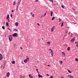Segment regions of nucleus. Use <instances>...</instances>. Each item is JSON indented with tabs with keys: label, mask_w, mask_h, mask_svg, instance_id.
<instances>
[{
	"label": "nucleus",
	"mask_w": 78,
	"mask_h": 78,
	"mask_svg": "<svg viewBox=\"0 0 78 78\" xmlns=\"http://www.w3.org/2000/svg\"><path fill=\"white\" fill-rule=\"evenodd\" d=\"M30 14L31 16L32 15V14H33V12H31Z\"/></svg>",
	"instance_id": "obj_37"
},
{
	"label": "nucleus",
	"mask_w": 78,
	"mask_h": 78,
	"mask_svg": "<svg viewBox=\"0 0 78 78\" xmlns=\"http://www.w3.org/2000/svg\"><path fill=\"white\" fill-rule=\"evenodd\" d=\"M55 26H53L52 28H51V32H53V31L54 30H55Z\"/></svg>",
	"instance_id": "obj_3"
},
{
	"label": "nucleus",
	"mask_w": 78,
	"mask_h": 78,
	"mask_svg": "<svg viewBox=\"0 0 78 78\" xmlns=\"http://www.w3.org/2000/svg\"><path fill=\"white\" fill-rule=\"evenodd\" d=\"M16 63V62L15 61H14L12 62V64H14Z\"/></svg>",
	"instance_id": "obj_16"
},
{
	"label": "nucleus",
	"mask_w": 78,
	"mask_h": 78,
	"mask_svg": "<svg viewBox=\"0 0 78 78\" xmlns=\"http://www.w3.org/2000/svg\"><path fill=\"white\" fill-rule=\"evenodd\" d=\"M50 50L51 51V50H51V49H50L49 50V51H50Z\"/></svg>",
	"instance_id": "obj_50"
},
{
	"label": "nucleus",
	"mask_w": 78,
	"mask_h": 78,
	"mask_svg": "<svg viewBox=\"0 0 78 78\" xmlns=\"http://www.w3.org/2000/svg\"><path fill=\"white\" fill-rule=\"evenodd\" d=\"M42 16H41V18H42Z\"/></svg>",
	"instance_id": "obj_59"
},
{
	"label": "nucleus",
	"mask_w": 78,
	"mask_h": 78,
	"mask_svg": "<svg viewBox=\"0 0 78 78\" xmlns=\"http://www.w3.org/2000/svg\"><path fill=\"white\" fill-rule=\"evenodd\" d=\"M38 77H39V78H43V77H42V76L41 75L39 74L38 75Z\"/></svg>",
	"instance_id": "obj_7"
},
{
	"label": "nucleus",
	"mask_w": 78,
	"mask_h": 78,
	"mask_svg": "<svg viewBox=\"0 0 78 78\" xmlns=\"http://www.w3.org/2000/svg\"><path fill=\"white\" fill-rule=\"evenodd\" d=\"M67 50H68V51H70V47H69L67 49Z\"/></svg>",
	"instance_id": "obj_23"
},
{
	"label": "nucleus",
	"mask_w": 78,
	"mask_h": 78,
	"mask_svg": "<svg viewBox=\"0 0 78 78\" xmlns=\"http://www.w3.org/2000/svg\"><path fill=\"white\" fill-rule=\"evenodd\" d=\"M74 12L75 13L76 12L75 11H74Z\"/></svg>",
	"instance_id": "obj_58"
},
{
	"label": "nucleus",
	"mask_w": 78,
	"mask_h": 78,
	"mask_svg": "<svg viewBox=\"0 0 78 78\" xmlns=\"http://www.w3.org/2000/svg\"><path fill=\"white\" fill-rule=\"evenodd\" d=\"M37 73H38V75H39V71H37Z\"/></svg>",
	"instance_id": "obj_47"
},
{
	"label": "nucleus",
	"mask_w": 78,
	"mask_h": 78,
	"mask_svg": "<svg viewBox=\"0 0 78 78\" xmlns=\"http://www.w3.org/2000/svg\"><path fill=\"white\" fill-rule=\"evenodd\" d=\"M72 9H73V11H75V9H73V8H72Z\"/></svg>",
	"instance_id": "obj_41"
},
{
	"label": "nucleus",
	"mask_w": 78,
	"mask_h": 78,
	"mask_svg": "<svg viewBox=\"0 0 78 78\" xmlns=\"http://www.w3.org/2000/svg\"><path fill=\"white\" fill-rule=\"evenodd\" d=\"M51 56H52V57H53V51L51 50Z\"/></svg>",
	"instance_id": "obj_8"
},
{
	"label": "nucleus",
	"mask_w": 78,
	"mask_h": 78,
	"mask_svg": "<svg viewBox=\"0 0 78 78\" xmlns=\"http://www.w3.org/2000/svg\"><path fill=\"white\" fill-rule=\"evenodd\" d=\"M74 41L75 39L74 38H73L70 40V41H71V42H73Z\"/></svg>",
	"instance_id": "obj_9"
},
{
	"label": "nucleus",
	"mask_w": 78,
	"mask_h": 78,
	"mask_svg": "<svg viewBox=\"0 0 78 78\" xmlns=\"http://www.w3.org/2000/svg\"><path fill=\"white\" fill-rule=\"evenodd\" d=\"M71 33L70 32H69V33L68 34H70Z\"/></svg>",
	"instance_id": "obj_51"
},
{
	"label": "nucleus",
	"mask_w": 78,
	"mask_h": 78,
	"mask_svg": "<svg viewBox=\"0 0 78 78\" xmlns=\"http://www.w3.org/2000/svg\"><path fill=\"white\" fill-rule=\"evenodd\" d=\"M47 76H49V74H47Z\"/></svg>",
	"instance_id": "obj_43"
},
{
	"label": "nucleus",
	"mask_w": 78,
	"mask_h": 78,
	"mask_svg": "<svg viewBox=\"0 0 78 78\" xmlns=\"http://www.w3.org/2000/svg\"><path fill=\"white\" fill-rule=\"evenodd\" d=\"M29 78H33V76H31V74H29Z\"/></svg>",
	"instance_id": "obj_14"
},
{
	"label": "nucleus",
	"mask_w": 78,
	"mask_h": 78,
	"mask_svg": "<svg viewBox=\"0 0 78 78\" xmlns=\"http://www.w3.org/2000/svg\"><path fill=\"white\" fill-rule=\"evenodd\" d=\"M68 72H69V73H72V72L70 71V70H69V69H68L67 70Z\"/></svg>",
	"instance_id": "obj_20"
},
{
	"label": "nucleus",
	"mask_w": 78,
	"mask_h": 78,
	"mask_svg": "<svg viewBox=\"0 0 78 78\" xmlns=\"http://www.w3.org/2000/svg\"><path fill=\"white\" fill-rule=\"evenodd\" d=\"M29 58H27V59H26V60H27V61L28 60V59H29Z\"/></svg>",
	"instance_id": "obj_31"
},
{
	"label": "nucleus",
	"mask_w": 78,
	"mask_h": 78,
	"mask_svg": "<svg viewBox=\"0 0 78 78\" xmlns=\"http://www.w3.org/2000/svg\"><path fill=\"white\" fill-rule=\"evenodd\" d=\"M20 48H21V50L23 49V48H22V47H21Z\"/></svg>",
	"instance_id": "obj_52"
},
{
	"label": "nucleus",
	"mask_w": 78,
	"mask_h": 78,
	"mask_svg": "<svg viewBox=\"0 0 78 78\" xmlns=\"http://www.w3.org/2000/svg\"><path fill=\"white\" fill-rule=\"evenodd\" d=\"M64 23H63V22H62V25H61V27H63V24Z\"/></svg>",
	"instance_id": "obj_26"
},
{
	"label": "nucleus",
	"mask_w": 78,
	"mask_h": 78,
	"mask_svg": "<svg viewBox=\"0 0 78 78\" xmlns=\"http://www.w3.org/2000/svg\"><path fill=\"white\" fill-rule=\"evenodd\" d=\"M75 61H78V58H76Z\"/></svg>",
	"instance_id": "obj_28"
},
{
	"label": "nucleus",
	"mask_w": 78,
	"mask_h": 78,
	"mask_svg": "<svg viewBox=\"0 0 78 78\" xmlns=\"http://www.w3.org/2000/svg\"><path fill=\"white\" fill-rule=\"evenodd\" d=\"M44 15L43 16H45V15H46V13H45L44 14Z\"/></svg>",
	"instance_id": "obj_44"
},
{
	"label": "nucleus",
	"mask_w": 78,
	"mask_h": 78,
	"mask_svg": "<svg viewBox=\"0 0 78 78\" xmlns=\"http://www.w3.org/2000/svg\"><path fill=\"white\" fill-rule=\"evenodd\" d=\"M15 4H16V2L15 1L14 3H13V5H15Z\"/></svg>",
	"instance_id": "obj_29"
},
{
	"label": "nucleus",
	"mask_w": 78,
	"mask_h": 78,
	"mask_svg": "<svg viewBox=\"0 0 78 78\" xmlns=\"http://www.w3.org/2000/svg\"><path fill=\"white\" fill-rule=\"evenodd\" d=\"M62 55L63 56H64V57L66 56V55H65V53H64V52H62Z\"/></svg>",
	"instance_id": "obj_11"
},
{
	"label": "nucleus",
	"mask_w": 78,
	"mask_h": 78,
	"mask_svg": "<svg viewBox=\"0 0 78 78\" xmlns=\"http://www.w3.org/2000/svg\"><path fill=\"white\" fill-rule=\"evenodd\" d=\"M2 28L3 30H5V27L4 26H2Z\"/></svg>",
	"instance_id": "obj_30"
},
{
	"label": "nucleus",
	"mask_w": 78,
	"mask_h": 78,
	"mask_svg": "<svg viewBox=\"0 0 78 78\" xmlns=\"http://www.w3.org/2000/svg\"><path fill=\"white\" fill-rule=\"evenodd\" d=\"M20 1H19L18 2V3H19H19H20Z\"/></svg>",
	"instance_id": "obj_36"
},
{
	"label": "nucleus",
	"mask_w": 78,
	"mask_h": 78,
	"mask_svg": "<svg viewBox=\"0 0 78 78\" xmlns=\"http://www.w3.org/2000/svg\"><path fill=\"white\" fill-rule=\"evenodd\" d=\"M65 36H66V35H65V36H64V37H63V39H64V37H65Z\"/></svg>",
	"instance_id": "obj_53"
},
{
	"label": "nucleus",
	"mask_w": 78,
	"mask_h": 78,
	"mask_svg": "<svg viewBox=\"0 0 78 78\" xmlns=\"http://www.w3.org/2000/svg\"><path fill=\"white\" fill-rule=\"evenodd\" d=\"M37 25H38V26H40V24H39V23H37Z\"/></svg>",
	"instance_id": "obj_45"
},
{
	"label": "nucleus",
	"mask_w": 78,
	"mask_h": 78,
	"mask_svg": "<svg viewBox=\"0 0 78 78\" xmlns=\"http://www.w3.org/2000/svg\"><path fill=\"white\" fill-rule=\"evenodd\" d=\"M12 12H14V10H12Z\"/></svg>",
	"instance_id": "obj_48"
},
{
	"label": "nucleus",
	"mask_w": 78,
	"mask_h": 78,
	"mask_svg": "<svg viewBox=\"0 0 78 78\" xmlns=\"http://www.w3.org/2000/svg\"><path fill=\"white\" fill-rule=\"evenodd\" d=\"M15 25L16 27H17L19 25V23L18 22H16L15 23Z\"/></svg>",
	"instance_id": "obj_10"
},
{
	"label": "nucleus",
	"mask_w": 78,
	"mask_h": 78,
	"mask_svg": "<svg viewBox=\"0 0 78 78\" xmlns=\"http://www.w3.org/2000/svg\"><path fill=\"white\" fill-rule=\"evenodd\" d=\"M21 78H22V77H21Z\"/></svg>",
	"instance_id": "obj_64"
},
{
	"label": "nucleus",
	"mask_w": 78,
	"mask_h": 78,
	"mask_svg": "<svg viewBox=\"0 0 78 78\" xmlns=\"http://www.w3.org/2000/svg\"><path fill=\"white\" fill-rule=\"evenodd\" d=\"M10 16H11V17H12V14H11Z\"/></svg>",
	"instance_id": "obj_32"
},
{
	"label": "nucleus",
	"mask_w": 78,
	"mask_h": 78,
	"mask_svg": "<svg viewBox=\"0 0 78 78\" xmlns=\"http://www.w3.org/2000/svg\"><path fill=\"white\" fill-rule=\"evenodd\" d=\"M49 1L52 2V3H53V0H49Z\"/></svg>",
	"instance_id": "obj_24"
},
{
	"label": "nucleus",
	"mask_w": 78,
	"mask_h": 78,
	"mask_svg": "<svg viewBox=\"0 0 78 78\" xmlns=\"http://www.w3.org/2000/svg\"><path fill=\"white\" fill-rule=\"evenodd\" d=\"M68 76H69L70 78H73V76L70 75H68Z\"/></svg>",
	"instance_id": "obj_13"
},
{
	"label": "nucleus",
	"mask_w": 78,
	"mask_h": 78,
	"mask_svg": "<svg viewBox=\"0 0 78 78\" xmlns=\"http://www.w3.org/2000/svg\"><path fill=\"white\" fill-rule=\"evenodd\" d=\"M48 66H50V65H48Z\"/></svg>",
	"instance_id": "obj_55"
},
{
	"label": "nucleus",
	"mask_w": 78,
	"mask_h": 78,
	"mask_svg": "<svg viewBox=\"0 0 78 78\" xmlns=\"http://www.w3.org/2000/svg\"><path fill=\"white\" fill-rule=\"evenodd\" d=\"M53 5H54V6H55V5H55V4H53Z\"/></svg>",
	"instance_id": "obj_54"
},
{
	"label": "nucleus",
	"mask_w": 78,
	"mask_h": 78,
	"mask_svg": "<svg viewBox=\"0 0 78 78\" xmlns=\"http://www.w3.org/2000/svg\"><path fill=\"white\" fill-rule=\"evenodd\" d=\"M18 8H18V7H16V10H17V11H18Z\"/></svg>",
	"instance_id": "obj_40"
},
{
	"label": "nucleus",
	"mask_w": 78,
	"mask_h": 78,
	"mask_svg": "<svg viewBox=\"0 0 78 78\" xmlns=\"http://www.w3.org/2000/svg\"><path fill=\"white\" fill-rule=\"evenodd\" d=\"M2 59H3V55H0V61H1Z\"/></svg>",
	"instance_id": "obj_4"
},
{
	"label": "nucleus",
	"mask_w": 78,
	"mask_h": 78,
	"mask_svg": "<svg viewBox=\"0 0 78 78\" xmlns=\"http://www.w3.org/2000/svg\"><path fill=\"white\" fill-rule=\"evenodd\" d=\"M15 45H16V44H14V47H15Z\"/></svg>",
	"instance_id": "obj_60"
},
{
	"label": "nucleus",
	"mask_w": 78,
	"mask_h": 78,
	"mask_svg": "<svg viewBox=\"0 0 78 78\" xmlns=\"http://www.w3.org/2000/svg\"><path fill=\"white\" fill-rule=\"evenodd\" d=\"M12 36H13L14 37H16H16H18V35L16 33H15L13 34Z\"/></svg>",
	"instance_id": "obj_2"
},
{
	"label": "nucleus",
	"mask_w": 78,
	"mask_h": 78,
	"mask_svg": "<svg viewBox=\"0 0 78 78\" xmlns=\"http://www.w3.org/2000/svg\"><path fill=\"white\" fill-rule=\"evenodd\" d=\"M32 17H34V14H33L32 15Z\"/></svg>",
	"instance_id": "obj_34"
},
{
	"label": "nucleus",
	"mask_w": 78,
	"mask_h": 78,
	"mask_svg": "<svg viewBox=\"0 0 78 78\" xmlns=\"http://www.w3.org/2000/svg\"><path fill=\"white\" fill-rule=\"evenodd\" d=\"M6 27H8V25H9V24L8 23V22L6 23Z\"/></svg>",
	"instance_id": "obj_21"
},
{
	"label": "nucleus",
	"mask_w": 78,
	"mask_h": 78,
	"mask_svg": "<svg viewBox=\"0 0 78 78\" xmlns=\"http://www.w3.org/2000/svg\"><path fill=\"white\" fill-rule=\"evenodd\" d=\"M61 19H60V18H59V22H61Z\"/></svg>",
	"instance_id": "obj_38"
},
{
	"label": "nucleus",
	"mask_w": 78,
	"mask_h": 78,
	"mask_svg": "<svg viewBox=\"0 0 78 78\" xmlns=\"http://www.w3.org/2000/svg\"><path fill=\"white\" fill-rule=\"evenodd\" d=\"M21 0H19V1H21Z\"/></svg>",
	"instance_id": "obj_62"
},
{
	"label": "nucleus",
	"mask_w": 78,
	"mask_h": 78,
	"mask_svg": "<svg viewBox=\"0 0 78 78\" xmlns=\"http://www.w3.org/2000/svg\"><path fill=\"white\" fill-rule=\"evenodd\" d=\"M13 31H18V30L16 29H14Z\"/></svg>",
	"instance_id": "obj_19"
},
{
	"label": "nucleus",
	"mask_w": 78,
	"mask_h": 78,
	"mask_svg": "<svg viewBox=\"0 0 78 78\" xmlns=\"http://www.w3.org/2000/svg\"><path fill=\"white\" fill-rule=\"evenodd\" d=\"M63 78V77H61V78Z\"/></svg>",
	"instance_id": "obj_57"
},
{
	"label": "nucleus",
	"mask_w": 78,
	"mask_h": 78,
	"mask_svg": "<svg viewBox=\"0 0 78 78\" xmlns=\"http://www.w3.org/2000/svg\"><path fill=\"white\" fill-rule=\"evenodd\" d=\"M9 75H10V73H9V72H8L7 73L6 76L7 77H9Z\"/></svg>",
	"instance_id": "obj_5"
},
{
	"label": "nucleus",
	"mask_w": 78,
	"mask_h": 78,
	"mask_svg": "<svg viewBox=\"0 0 78 78\" xmlns=\"http://www.w3.org/2000/svg\"><path fill=\"white\" fill-rule=\"evenodd\" d=\"M62 62H63L61 60L59 61V63L60 64H62Z\"/></svg>",
	"instance_id": "obj_12"
},
{
	"label": "nucleus",
	"mask_w": 78,
	"mask_h": 78,
	"mask_svg": "<svg viewBox=\"0 0 78 78\" xmlns=\"http://www.w3.org/2000/svg\"><path fill=\"white\" fill-rule=\"evenodd\" d=\"M28 61V60H27L26 59L24 60V62H25V63H27Z\"/></svg>",
	"instance_id": "obj_18"
},
{
	"label": "nucleus",
	"mask_w": 78,
	"mask_h": 78,
	"mask_svg": "<svg viewBox=\"0 0 78 78\" xmlns=\"http://www.w3.org/2000/svg\"><path fill=\"white\" fill-rule=\"evenodd\" d=\"M36 70L37 72V71H38V69H36Z\"/></svg>",
	"instance_id": "obj_46"
},
{
	"label": "nucleus",
	"mask_w": 78,
	"mask_h": 78,
	"mask_svg": "<svg viewBox=\"0 0 78 78\" xmlns=\"http://www.w3.org/2000/svg\"><path fill=\"white\" fill-rule=\"evenodd\" d=\"M38 0H36L35 1L36 2H38Z\"/></svg>",
	"instance_id": "obj_42"
},
{
	"label": "nucleus",
	"mask_w": 78,
	"mask_h": 78,
	"mask_svg": "<svg viewBox=\"0 0 78 78\" xmlns=\"http://www.w3.org/2000/svg\"><path fill=\"white\" fill-rule=\"evenodd\" d=\"M16 8H19V5H18L17 6Z\"/></svg>",
	"instance_id": "obj_49"
},
{
	"label": "nucleus",
	"mask_w": 78,
	"mask_h": 78,
	"mask_svg": "<svg viewBox=\"0 0 78 78\" xmlns=\"http://www.w3.org/2000/svg\"><path fill=\"white\" fill-rule=\"evenodd\" d=\"M55 17L52 18V20H54V19H55Z\"/></svg>",
	"instance_id": "obj_27"
},
{
	"label": "nucleus",
	"mask_w": 78,
	"mask_h": 78,
	"mask_svg": "<svg viewBox=\"0 0 78 78\" xmlns=\"http://www.w3.org/2000/svg\"><path fill=\"white\" fill-rule=\"evenodd\" d=\"M42 40H43V38H42Z\"/></svg>",
	"instance_id": "obj_63"
},
{
	"label": "nucleus",
	"mask_w": 78,
	"mask_h": 78,
	"mask_svg": "<svg viewBox=\"0 0 78 78\" xmlns=\"http://www.w3.org/2000/svg\"><path fill=\"white\" fill-rule=\"evenodd\" d=\"M75 44H77L76 45V46L77 47H78V41L75 42Z\"/></svg>",
	"instance_id": "obj_15"
},
{
	"label": "nucleus",
	"mask_w": 78,
	"mask_h": 78,
	"mask_svg": "<svg viewBox=\"0 0 78 78\" xmlns=\"http://www.w3.org/2000/svg\"><path fill=\"white\" fill-rule=\"evenodd\" d=\"M7 29H8V30H10V31H11V30L10 29H9V28H7Z\"/></svg>",
	"instance_id": "obj_35"
},
{
	"label": "nucleus",
	"mask_w": 78,
	"mask_h": 78,
	"mask_svg": "<svg viewBox=\"0 0 78 78\" xmlns=\"http://www.w3.org/2000/svg\"><path fill=\"white\" fill-rule=\"evenodd\" d=\"M47 44H48L49 45H50V42L49 41H48L47 42Z\"/></svg>",
	"instance_id": "obj_22"
},
{
	"label": "nucleus",
	"mask_w": 78,
	"mask_h": 78,
	"mask_svg": "<svg viewBox=\"0 0 78 78\" xmlns=\"http://www.w3.org/2000/svg\"><path fill=\"white\" fill-rule=\"evenodd\" d=\"M8 37L9 40L10 41V42H11V41H12V36H11V35H10Z\"/></svg>",
	"instance_id": "obj_1"
},
{
	"label": "nucleus",
	"mask_w": 78,
	"mask_h": 78,
	"mask_svg": "<svg viewBox=\"0 0 78 78\" xmlns=\"http://www.w3.org/2000/svg\"><path fill=\"white\" fill-rule=\"evenodd\" d=\"M9 21V20H8Z\"/></svg>",
	"instance_id": "obj_61"
},
{
	"label": "nucleus",
	"mask_w": 78,
	"mask_h": 78,
	"mask_svg": "<svg viewBox=\"0 0 78 78\" xmlns=\"http://www.w3.org/2000/svg\"><path fill=\"white\" fill-rule=\"evenodd\" d=\"M7 20H9V15H7V16L6 17Z\"/></svg>",
	"instance_id": "obj_6"
},
{
	"label": "nucleus",
	"mask_w": 78,
	"mask_h": 78,
	"mask_svg": "<svg viewBox=\"0 0 78 78\" xmlns=\"http://www.w3.org/2000/svg\"><path fill=\"white\" fill-rule=\"evenodd\" d=\"M61 7L62 8H64V7L63 5H62Z\"/></svg>",
	"instance_id": "obj_33"
},
{
	"label": "nucleus",
	"mask_w": 78,
	"mask_h": 78,
	"mask_svg": "<svg viewBox=\"0 0 78 78\" xmlns=\"http://www.w3.org/2000/svg\"><path fill=\"white\" fill-rule=\"evenodd\" d=\"M53 13V12H51V16H52V14Z\"/></svg>",
	"instance_id": "obj_25"
},
{
	"label": "nucleus",
	"mask_w": 78,
	"mask_h": 78,
	"mask_svg": "<svg viewBox=\"0 0 78 78\" xmlns=\"http://www.w3.org/2000/svg\"><path fill=\"white\" fill-rule=\"evenodd\" d=\"M2 54H1V53H0V56H1V55H2Z\"/></svg>",
	"instance_id": "obj_56"
},
{
	"label": "nucleus",
	"mask_w": 78,
	"mask_h": 78,
	"mask_svg": "<svg viewBox=\"0 0 78 78\" xmlns=\"http://www.w3.org/2000/svg\"><path fill=\"white\" fill-rule=\"evenodd\" d=\"M65 32L66 33V34H67V33H68V30H67V29H66L65 30Z\"/></svg>",
	"instance_id": "obj_17"
},
{
	"label": "nucleus",
	"mask_w": 78,
	"mask_h": 78,
	"mask_svg": "<svg viewBox=\"0 0 78 78\" xmlns=\"http://www.w3.org/2000/svg\"><path fill=\"white\" fill-rule=\"evenodd\" d=\"M50 78H53V76H51Z\"/></svg>",
	"instance_id": "obj_39"
}]
</instances>
